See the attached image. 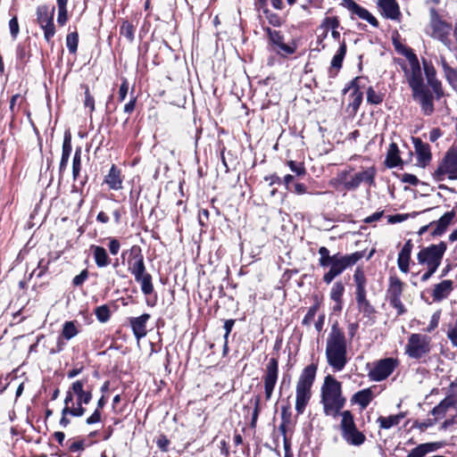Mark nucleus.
<instances>
[{"instance_id":"cd10ccee","label":"nucleus","mask_w":457,"mask_h":457,"mask_svg":"<svg viewBox=\"0 0 457 457\" xmlns=\"http://www.w3.org/2000/svg\"><path fill=\"white\" fill-rule=\"evenodd\" d=\"M104 182L111 189L120 190L122 188L120 170L115 165L111 167L109 173L105 176Z\"/></svg>"},{"instance_id":"e2e57ef3","label":"nucleus","mask_w":457,"mask_h":457,"mask_svg":"<svg viewBox=\"0 0 457 457\" xmlns=\"http://www.w3.org/2000/svg\"><path fill=\"white\" fill-rule=\"evenodd\" d=\"M85 443L83 440L72 441L69 445V450L72 453L84 450Z\"/></svg>"},{"instance_id":"f8f14e48","label":"nucleus","mask_w":457,"mask_h":457,"mask_svg":"<svg viewBox=\"0 0 457 457\" xmlns=\"http://www.w3.org/2000/svg\"><path fill=\"white\" fill-rule=\"evenodd\" d=\"M54 8L49 10L46 5H40L37 8V21L44 30V37L49 42L55 34L54 25Z\"/></svg>"},{"instance_id":"774afa93","label":"nucleus","mask_w":457,"mask_h":457,"mask_svg":"<svg viewBox=\"0 0 457 457\" xmlns=\"http://www.w3.org/2000/svg\"><path fill=\"white\" fill-rule=\"evenodd\" d=\"M403 181L412 186H416L419 183V179L415 175L405 173L403 175Z\"/></svg>"},{"instance_id":"4468645a","label":"nucleus","mask_w":457,"mask_h":457,"mask_svg":"<svg viewBox=\"0 0 457 457\" xmlns=\"http://www.w3.org/2000/svg\"><path fill=\"white\" fill-rule=\"evenodd\" d=\"M269 40L274 46V51L280 55L293 54L296 51L295 43L288 45L284 43V36L278 30L267 29Z\"/></svg>"},{"instance_id":"5fc2aeb1","label":"nucleus","mask_w":457,"mask_h":457,"mask_svg":"<svg viewBox=\"0 0 457 457\" xmlns=\"http://www.w3.org/2000/svg\"><path fill=\"white\" fill-rule=\"evenodd\" d=\"M234 324H235L234 320H227L224 323V329H225V335H224L225 341H224V346H223L224 353H226L228 351V337L232 330Z\"/></svg>"},{"instance_id":"13d9d810","label":"nucleus","mask_w":457,"mask_h":457,"mask_svg":"<svg viewBox=\"0 0 457 457\" xmlns=\"http://www.w3.org/2000/svg\"><path fill=\"white\" fill-rule=\"evenodd\" d=\"M128 92H129V83L127 81V79H123L120 87V89H119V101L120 102H123L128 95Z\"/></svg>"},{"instance_id":"5701e85b","label":"nucleus","mask_w":457,"mask_h":457,"mask_svg":"<svg viewBox=\"0 0 457 457\" xmlns=\"http://www.w3.org/2000/svg\"><path fill=\"white\" fill-rule=\"evenodd\" d=\"M455 217V212L453 211L445 212L437 221H433L429 224L433 230L431 234L433 236H441L445 233L447 227L452 223L453 218Z\"/></svg>"},{"instance_id":"473e14b6","label":"nucleus","mask_w":457,"mask_h":457,"mask_svg":"<svg viewBox=\"0 0 457 457\" xmlns=\"http://www.w3.org/2000/svg\"><path fill=\"white\" fill-rule=\"evenodd\" d=\"M339 27V21L337 17L335 16H332V17H326L321 25H320V28L324 29H325V35L324 37L327 36V32H328V29H331V35L332 37L335 38V39H338L339 37H340V33L339 31L337 30Z\"/></svg>"},{"instance_id":"0e129e2a","label":"nucleus","mask_w":457,"mask_h":457,"mask_svg":"<svg viewBox=\"0 0 457 457\" xmlns=\"http://www.w3.org/2000/svg\"><path fill=\"white\" fill-rule=\"evenodd\" d=\"M109 251L112 254L116 255L120 248V244L116 238H111L109 241Z\"/></svg>"},{"instance_id":"7c9ffc66","label":"nucleus","mask_w":457,"mask_h":457,"mask_svg":"<svg viewBox=\"0 0 457 457\" xmlns=\"http://www.w3.org/2000/svg\"><path fill=\"white\" fill-rule=\"evenodd\" d=\"M415 149L417 153L419 164L425 166L431 160L429 145L422 143L420 139L415 141Z\"/></svg>"},{"instance_id":"de8ad7c7","label":"nucleus","mask_w":457,"mask_h":457,"mask_svg":"<svg viewBox=\"0 0 457 457\" xmlns=\"http://www.w3.org/2000/svg\"><path fill=\"white\" fill-rule=\"evenodd\" d=\"M79 36L77 32L69 33L66 37V46L72 54L76 53L78 48Z\"/></svg>"},{"instance_id":"3c124183","label":"nucleus","mask_w":457,"mask_h":457,"mask_svg":"<svg viewBox=\"0 0 457 457\" xmlns=\"http://www.w3.org/2000/svg\"><path fill=\"white\" fill-rule=\"evenodd\" d=\"M96 316L101 322H106L110 319V311L108 306L101 305L96 309Z\"/></svg>"},{"instance_id":"2f4dec72","label":"nucleus","mask_w":457,"mask_h":457,"mask_svg":"<svg viewBox=\"0 0 457 457\" xmlns=\"http://www.w3.org/2000/svg\"><path fill=\"white\" fill-rule=\"evenodd\" d=\"M71 137L70 133H65L63 143H62V158L60 162V171H63L69 162V158L71 153Z\"/></svg>"},{"instance_id":"680f3d73","label":"nucleus","mask_w":457,"mask_h":457,"mask_svg":"<svg viewBox=\"0 0 457 457\" xmlns=\"http://www.w3.org/2000/svg\"><path fill=\"white\" fill-rule=\"evenodd\" d=\"M10 32L13 38H15L19 33V23L16 17H13L9 21Z\"/></svg>"},{"instance_id":"052dcab7","label":"nucleus","mask_w":457,"mask_h":457,"mask_svg":"<svg viewBox=\"0 0 457 457\" xmlns=\"http://www.w3.org/2000/svg\"><path fill=\"white\" fill-rule=\"evenodd\" d=\"M87 277L88 272L87 270H84L73 278L72 283L74 286H80L86 281Z\"/></svg>"},{"instance_id":"37998d69","label":"nucleus","mask_w":457,"mask_h":457,"mask_svg":"<svg viewBox=\"0 0 457 457\" xmlns=\"http://www.w3.org/2000/svg\"><path fill=\"white\" fill-rule=\"evenodd\" d=\"M359 81H360V78H356L354 79L352 82H351V85L349 86L348 88H345L344 89V92L345 93L347 90L353 88V105L355 107H358L361 103V99H362V94L359 91Z\"/></svg>"},{"instance_id":"9d476101","label":"nucleus","mask_w":457,"mask_h":457,"mask_svg":"<svg viewBox=\"0 0 457 457\" xmlns=\"http://www.w3.org/2000/svg\"><path fill=\"white\" fill-rule=\"evenodd\" d=\"M403 287L404 283L398 277L390 276L386 296L391 306L397 311L399 315L405 312L404 305L401 301Z\"/></svg>"},{"instance_id":"412c9836","label":"nucleus","mask_w":457,"mask_h":457,"mask_svg":"<svg viewBox=\"0 0 457 457\" xmlns=\"http://www.w3.org/2000/svg\"><path fill=\"white\" fill-rule=\"evenodd\" d=\"M457 404V395L450 394L446 395L436 406L431 411V414L438 420L445 416L447 411L455 407Z\"/></svg>"},{"instance_id":"ddd939ff","label":"nucleus","mask_w":457,"mask_h":457,"mask_svg":"<svg viewBox=\"0 0 457 457\" xmlns=\"http://www.w3.org/2000/svg\"><path fill=\"white\" fill-rule=\"evenodd\" d=\"M278 375V362L277 359L271 358L265 368L263 376L264 392L266 400H270L276 386Z\"/></svg>"},{"instance_id":"58836bf2","label":"nucleus","mask_w":457,"mask_h":457,"mask_svg":"<svg viewBox=\"0 0 457 457\" xmlns=\"http://www.w3.org/2000/svg\"><path fill=\"white\" fill-rule=\"evenodd\" d=\"M86 412L85 408H67L63 407L62 411V418L60 420V425L63 428L67 427L70 424V420L67 419V415H71L73 417H82Z\"/></svg>"},{"instance_id":"a19ab883","label":"nucleus","mask_w":457,"mask_h":457,"mask_svg":"<svg viewBox=\"0 0 457 457\" xmlns=\"http://www.w3.org/2000/svg\"><path fill=\"white\" fill-rule=\"evenodd\" d=\"M353 399L364 409L372 400V391L370 388L361 390L353 395Z\"/></svg>"},{"instance_id":"4d7b16f0","label":"nucleus","mask_w":457,"mask_h":457,"mask_svg":"<svg viewBox=\"0 0 457 457\" xmlns=\"http://www.w3.org/2000/svg\"><path fill=\"white\" fill-rule=\"evenodd\" d=\"M102 420V412L99 409H96L95 411L86 420L87 425H93L100 422Z\"/></svg>"},{"instance_id":"f3484780","label":"nucleus","mask_w":457,"mask_h":457,"mask_svg":"<svg viewBox=\"0 0 457 457\" xmlns=\"http://www.w3.org/2000/svg\"><path fill=\"white\" fill-rule=\"evenodd\" d=\"M378 7L385 18L400 21L402 13L396 0H378Z\"/></svg>"},{"instance_id":"8fccbe9b","label":"nucleus","mask_w":457,"mask_h":457,"mask_svg":"<svg viewBox=\"0 0 457 457\" xmlns=\"http://www.w3.org/2000/svg\"><path fill=\"white\" fill-rule=\"evenodd\" d=\"M411 256L398 254L397 264L400 270L403 273H408L410 270Z\"/></svg>"},{"instance_id":"20e7f679","label":"nucleus","mask_w":457,"mask_h":457,"mask_svg":"<svg viewBox=\"0 0 457 457\" xmlns=\"http://www.w3.org/2000/svg\"><path fill=\"white\" fill-rule=\"evenodd\" d=\"M353 282L357 308L364 317L370 318L375 313V309L367 299V278L363 270L360 267H357L354 271Z\"/></svg>"},{"instance_id":"f03ea898","label":"nucleus","mask_w":457,"mask_h":457,"mask_svg":"<svg viewBox=\"0 0 457 457\" xmlns=\"http://www.w3.org/2000/svg\"><path fill=\"white\" fill-rule=\"evenodd\" d=\"M345 403L341 383L331 375L326 376L321 386V403L324 413L328 416H335L344 407Z\"/></svg>"},{"instance_id":"6e6d98bb","label":"nucleus","mask_w":457,"mask_h":457,"mask_svg":"<svg viewBox=\"0 0 457 457\" xmlns=\"http://www.w3.org/2000/svg\"><path fill=\"white\" fill-rule=\"evenodd\" d=\"M287 165L289 166L290 170L293 172L296 173V175H298V176H303L306 172L305 168L303 167V163H297L294 161H289L287 162Z\"/></svg>"},{"instance_id":"72a5a7b5","label":"nucleus","mask_w":457,"mask_h":457,"mask_svg":"<svg viewBox=\"0 0 457 457\" xmlns=\"http://www.w3.org/2000/svg\"><path fill=\"white\" fill-rule=\"evenodd\" d=\"M129 270L135 276H140L141 273L145 271L143 255L140 253L136 254L131 261L129 262Z\"/></svg>"},{"instance_id":"dca6fc26","label":"nucleus","mask_w":457,"mask_h":457,"mask_svg":"<svg viewBox=\"0 0 457 457\" xmlns=\"http://www.w3.org/2000/svg\"><path fill=\"white\" fill-rule=\"evenodd\" d=\"M79 333V325L77 321H65L62 325L61 337L57 340V349L55 352H62L65 346L64 340H71Z\"/></svg>"},{"instance_id":"aec40b11","label":"nucleus","mask_w":457,"mask_h":457,"mask_svg":"<svg viewBox=\"0 0 457 457\" xmlns=\"http://www.w3.org/2000/svg\"><path fill=\"white\" fill-rule=\"evenodd\" d=\"M422 62L428 84L432 87L436 97L439 98L443 95V89L441 82L436 77V70L434 66L426 60H423Z\"/></svg>"},{"instance_id":"2eb2a0df","label":"nucleus","mask_w":457,"mask_h":457,"mask_svg":"<svg viewBox=\"0 0 457 457\" xmlns=\"http://www.w3.org/2000/svg\"><path fill=\"white\" fill-rule=\"evenodd\" d=\"M87 379L76 380L71 384V392L76 395L77 406L75 408H84L83 404H87L92 399V390L85 389Z\"/></svg>"},{"instance_id":"69168bd1","label":"nucleus","mask_w":457,"mask_h":457,"mask_svg":"<svg viewBox=\"0 0 457 457\" xmlns=\"http://www.w3.org/2000/svg\"><path fill=\"white\" fill-rule=\"evenodd\" d=\"M437 420L435 419H428L423 422H420L417 424V428H420L421 431L426 430L428 428L434 426L436 423Z\"/></svg>"},{"instance_id":"79ce46f5","label":"nucleus","mask_w":457,"mask_h":457,"mask_svg":"<svg viewBox=\"0 0 457 457\" xmlns=\"http://www.w3.org/2000/svg\"><path fill=\"white\" fill-rule=\"evenodd\" d=\"M342 420H341V430H342V436L345 435V433L353 430L356 428L353 417L349 411H345L341 413Z\"/></svg>"},{"instance_id":"f257e3e1","label":"nucleus","mask_w":457,"mask_h":457,"mask_svg":"<svg viewBox=\"0 0 457 457\" xmlns=\"http://www.w3.org/2000/svg\"><path fill=\"white\" fill-rule=\"evenodd\" d=\"M326 358L334 371L343 370L348 361L346 338L337 325L332 326L327 337Z\"/></svg>"},{"instance_id":"e433bc0d","label":"nucleus","mask_w":457,"mask_h":457,"mask_svg":"<svg viewBox=\"0 0 457 457\" xmlns=\"http://www.w3.org/2000/svg\"><path fill=\"white\" fill-rule=\"evenodd\" d=\"M342 436L347 444L355 446L362 445L366 439L365 436L360 432L357 428L345 433Z\"/></svg>"},{"instance_id":"bb28decb","label":"nucleus","mask_w":457,"mask_h":457,"mask_svg":"<svg viewBox=\"0 0 457 457\" xmlns=\"http://www.w3.org/2000/svg\"><path fill=\"white\" fill-rule=\"evenodd\" d=\"M346 54V45L345 42L343 41L336 54L332 58L331 65L329 69V76L335 77L337 74V71L342 68L343 61Z\"/></svg>"},{"instance_id":"f704fd0d","label":"nucleus","mask_w":457,"mask_h":457,"mask_svg":"<svg viewBox=\"0 0 457 457\" xmlns=\"http://www.w3.org/2000/svg\"><path fill=\"white\" fill-rule=\"evenodd\" d=\"M135 280L140 284L141 290L144 295H148L153 293L154 286L152 283V276L147 272L141 273L140 276H135Z\"/></svg>"},{"instance_id":"c756f323","label":"nucleus","mask_w":457,"mask_h":457,"mask_svg":"<svg viewBox=\"0 0 457 457\" xmlns=\"http://www.w3.org/2000/svg\"><path fill=\"white\" fill-rule=\"evenodd\" d=\"M453 290L452 280H443L442 282L435 285L433 290V299L435 301H441L448 296Z\"/></svg>"},{"instance_id":"c9c22d12","label":"nucleus","mask_w":457,"mask_h":457,"mask_svg":"<svg viewBox=\"0 0 457 457\" xmlns=\"http://www.w3.org/2000/svg\"><path fill=\"white\" fill-rule=\"evenodd\" d=\"M404 418V413H398L387 417L380 416L377 422L379 424L380 428L389 429L392 427L398 425Z\"/></svg>"},{"instance_id":"338daca9","label":"nucleus","mask_w":457,"mask_h":457,"mask_svg":"<svg viewBox=\"0 0 457 457\" xmlns=\"http://www.w3.org/2000/svg\"><path fill=\"white\" fill-rule=\"evenodd\" d=\"M133 95V92L131 93ZM137 97L131 96V98L128 104L124 106V112L130 114L134 110L136 106Z\"/></svg>"},{"instance_id":"864d4df0","label":"nucleus","mask_w":457,"mask_h":457,"mask_svg":"<svg viewBox=\"0 0 457 457\" xmlns=\"http://www.w3.org/2000/svg\"><path fill=\"white\" fill-rule=\"evenodd\" d=\"M84 88H85L84 106L86 108H88L90 112H93L95 111V99L90 94L89 87L87 86H84Z\"/></svg>"},{"instance_id":"bf43d9fd","label":"nucleus","mask_w":457,"mask_h":457,"mask_svg":"<svg viewBox=\"0 0 457 457\" xmlns=\"http://www.w3.org/2000/svg\"><path fill=\"white\" fill-rule=\"evenodd\" d=\"M439 319H440V312H436L432 315L431 320H430V323H429L428 327L426 328V331L427 332H431L436 328H437L438 323H439Z\"/></svg>"},{"instance_id":"4be33fe9","label":"nucleus","mask_w":457,"mask_h":457,"mask_svg":"<svg viewBox=\"0 0 457 457\" xmlns=\"http://www.w3.org/2000/svg\"><path fill=\"white\" fill-rule=\"evenodd\" d=\"M431 27L433 30L432 36L435 38H437L445 45H447L450 42V40L448 39V36L450 35V32L452 30V27L450 24L440 20H434L431 22Z\"/></svg>"},{"instance_id":"4c0bfd02","label":"nucleus","mask_w":457,"mask_h":457,"mask_svg":"<svg viewBox=\"0 0 457 457\" xmlns=\"http://www.w3.org/2000/svg\"><path fill=\"white\" fill-rule=\"evenodd\" d=\"M386 162L390 168L396 167L402 162L399 156V149L395 143H391L389 145Z\"/></svg>"},{"instance_id":"9b49d317","label":"nucleus","mask_w":457,"mask_h":457,"mask_svg":"<svg viewBox=\"0 0 457 457\" xmlns=\"http://www.w3.org/2000/svg\"><path fill=\"white\" fill-rule=\"evenodd\" d=\"M398 365V361L392 357L379 360L373 363L369 377L373 381H382L388 378Z\"/></svg>"},{"instance_id":"6ab92c4d","label":"nucleus","mask_w":457,"mask_h":457,"mask_svg":"<svg viewBox=\"0 0 457 457\" xmlns=\"http://www.w3.org/2000/svg\"><path fill=\"white\" fill-rule=\"evenodd\" d=\"M413 98L420 104L422 112L425 115H431L434 112L433 96L431 92L423 88L412 93Z\"/></svg>"},{"instance_id":"49530a36","label":"nucleus","mask_w":457,"mask_h":457,"mask_svg":"<svg viewBox=\"0 0 457 457\" xmlns=\"http://www.w3.org/2000/svg\"><path fill=\"white\" fill-rule=\"evenodd\" d=\"M81 169V150L79 148L76 150L73 161H72V176L73 179L76 180L79 175Z\"/></svg>"},{"instance_id":"393cba45","label":"nucleus","mask_w":457,"mask_h":457,"mask_svg":"<svg viewBox=\"0 0 457 457\" xmlns=\"http://www.w3.org/2000/svg\"><path fill=\"white\" fill-rule=\"evenodd\" d=\"M442 445L443 444L440 442L420 444L413 448L406 457H424L429 453L437 451Z\"/></svg>"},{"instance_id":"a211bd4d","label":"nucleus","mask_w":457,"mask_h":457,"mask_svg":"<svg viewBox=\"0 0 457 457\" xmlns=\"http://www.w3.org/2000/svg\"><path fill=\"white\" fill-rule=\"evenodd\" d=\"M345 6L358 18L366 21L371 26L377 28L378 26V20L364 7L361 6L353 0H345Z\"/></svg>"},{"instance_id":"39448f33","label":"nucleus","mask_w":457,"mask_h":457,"mask_svg":"<svg viewBox=\"0 0 457 457\" xmlns=\"http://www.w3.org/2000/svg\"><path fill=\"white\" fill-rule=\"evenodd\" d=\"M363 257L362 252H354L350 254L336 253L329 264L330 269L323 276V280L326 284H330L333 279L342 274L345 269L354 265Z\"/></svg>"},{"instance_id":"7ed1b4c3","label":"nucleus","mask_w":457,"mask_h":457,"mask_svg":"<svg viewBox=\"0 0 457 457\" xmlns=\"http://www.w3.org/2000/svg\"><path fill=\"white\" fill-rule=\"evenodd\" d=\"M317 365L306 366L298 378L295 386V411L303 413L312 397V387L315 380Z\"/></svg>"},{"instance_id":"ea45409f","label":"nucleus","mask_w":457,"mask_h":457,"mask_svg":"<svg viewBox=\"0 0 457 457\" xmlns=\"http://www.w3.org/2000/svg\"><path fill=\"white\" fill-rule=\"evenodd\" d=\"M442 67L446 80L457 91V69L452 68L445 61L442 62Z\"/></svg>"},{"instance_id":"a18cd8bd","label":"nucleus","mask_w":457,"mask_h":457,"mask_svg":"<svg viewBox=\"0 0 457 457\" xmlns=\"http://www.w3.org/2000/svg\"><path fill=\"white\" fill-rule=\"evenodd\" d=\"M318 252L320 254L319 264L323 268L329 266L333 259V255L329 254V250L325 246H321L319 248Z\"/></svg>"},{"instance_id":"c03bdc74","label":"nucleus","mask_w":457,"mask_h":457,"mask_svg":"<svg viewBox=\"0 0 457 457\" xmlns=\"http://www.w3.org/2000/svg\"><path fill=\"white\" fill-rule=\"evenodd\" d=\"M120 33L122 37H124L129 42H132L134 40V33L135 28L129 21H123L120 26Z\"/></svg>"},{"instance_id":"b1692460","label":"nucleus","mask_w":457,"mask_h":457,"mask_svg":"<svg viewBox=\"0 0 457 457\" xmlns=\"http://www.w3.org/2000/svg\"><path fill=\"white\" fill-rule=\"evenodd\" d=\"M149 319L150 315L147 313H144L139 317L130 319V325L137 340L146 335V322Z\"/></svg>"},{"instance_id":"603ef678","label":"nucleus","mask_w":457,"mask_h":457,"mask_svg":"<svg viewBox=\"0 0 457 457\" xmlns=\"http://www.w3.org/2000/svg\"><path fill=\"white\" fill-rule=\"evenodd\" d=\"M367 101L372 104H378L383 101V96L370 87L367 90Z\"/></svg>"},{"instance_id":"6e6552de","label":"nucleus","mask_w":457,"mask_h":457,"mask_svg":"<svg viewBox=\"0 0 457 457\" xmlns=\"http://www.w3.org/2000/svg\"><path fill=\"white\" fill-rule=\"evenodd\" d=\"M404 54L409 62V68H404V73L412 93L426 88L423 83V76L417 55L412 50H406V53Z\"/></svg>"},{"instance_id":"a878e982","label":"nucleus","mask_w":457,"mask_h":457,"mask_svg":"<svg viewBox=\"0 0 457 457\" xmlns=\"http://www.w3.org/2000/svg\"><path fill=\"white\" fill-rule=\"evenodd\" d=\"M90 251L98 268L107 267L111 263V259L108 256L107 251L103 246L92 245L90 246Z\"/></svg>"},{"instance_id":"c85d7f7f","label":"nucleus","mask_w":457,"mask_h":457,"mask_svg":"<svg viewBox=\"0 0 457 457\" xmlns=\"http://www.w3.org/2000/svg\"><path fill=\"white\" fill-rule=\"evenodd\" d=\"M345 293V286L341 281L333 284L330 290V299L335 302L334 311L340 312L343 308V295Z\"/></svg>"},{"instance_id":"0eeeda50","label":"nucleus","mask_w":457,"mask_h":457,"mask_svg":"<svg viewBox=\"0 0 457 457\" xmlns=\"http://www.w3.org/2000/svg\"><path fill=\"white\" fill-rule=\"evenodd\" d=\"M376 171L373 168H368L350 176V170H342L338 174L337 180L346 190H355L361 183L372 185Z\"/></svg>"},{"instance_id":"423d86ee","label":"nucleus","mask_w":457,"mask_h":457,"mask_svg":"<svg viewBox=\"0 0 457 457\" xmlns=\"http://www.w3.org/2000/svg\"><path fill=\"white\" fill-rule=\"evenodd\" d=\"M446 249L447 245L445 242L422 247L417 254L419 264L426 268L437 270L442 262Z\"/></svg>"},{"instance_id":"09e8293b","label":"nucleus","mask_w":457,"mask_h":457,"mask_svg":"<svg viewBox=\"0 0 457 457\" xmlns=\"http://www.w3.org/2000/svg\"><path fill=\"white\" fill-rule=\"evenodd\" d=\"M318 310H319L318 305H313V306L310 307L302 321L303 325H304L306 327H310L314 320V318L317 314Z\"/></svg>"},{"instance_id":"1a4fd4ad","label":"nucleus","mask_w":457,"mask_h":457,"mask_svg":"<svg viewBox=\"0 0 457 457\" xmlns=\"http://www.w3.org/2000/svg\"><path fill=\"white\" fill-rule=\"evenodd\" d=\"M430 337L423 334H411L405 346L409 357L420 359L430 352Z\"/></svg>"}]
</instances>
